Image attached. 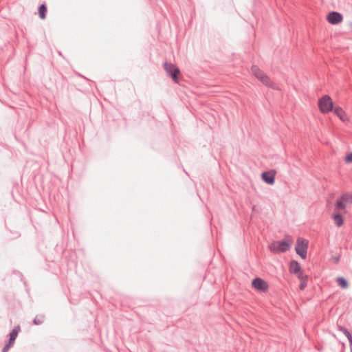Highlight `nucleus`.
<instances>
[{
    "label": "nucleus",
    "mask_w": 352,
    "mask_h": 352,
    "mask_svg": "<svg viewBox=\"0 0 352 352\" xmlns=\"http://www.w3.org/2000/svg\"><path fill=\"white\" fill-rule=\"evenodd\" d=\"M293 239L287 236L283 241H274L269 245V250L275 254L285 252L290 249L293 244Z\"/></svg>",
    "instance_id": "obj_1"
},
{
    "label": "nucleus",
    "mask_w": 352,
    "mask_h": 352,
    "mask_svg": "<svg viewBox=\"0 0 352 352\" xmlns=\"http://www.w3.org/2000/svg\"><path fill=\"white\" fill-rule=\"evenodd\" d=\"M251 73L263 85L270 88L275 87V83L273 80L258 66L252 65L251 67Z\"/></svg>",
    "instance_id": "obj_2"
},
{
    "label": "nucleus",
    "mask_w": 352,
    "mask_h": 352,
    "mask_svg": "<svg viewBox=\"0 0 352 352\" xmlns=\"http://www.w3.org/2000/svg\"><path fill=\"white\" fill-rule=\"evenodd\" d=\"M318 106L322 113H328L333 109V102L329 95H324L318 101Z\"/></svg>",
    "instance_id": "obj_3"
},
{
    "label": "nucleus",
    "mask_w": 352,
    "mask_h": 352,
    "mask_svg": "<svg viewBox=\"0 0 352 352\" xmlns=\"http://www.w3.org/2000/svg\"><path fill=\"white\" fill-rule=\"evenodd\" d=\"M308 248V241L302 238H298L296 241V252L303 259L307 257Z\"/></svg>",
    "instance_id": "obj_4"
},
{
    "label": "nucleus",
    "mask_w": 352,
    "mask_h": 352,
    "mask_svg": "<svg viewBox=\"0 0 352 352\" xmlns=\"http://www.w3.org/2000/svg\"><path fill=\"white\" fill-rule=\"evenodd\" d=\"M352 205V195H344L336 201V208L338 210H345Z\"/></svg>",
    "instance_id": "obj_5"
},
{
    "label": "nucleus",
    "mask_w": 352,
    "mask_h": 352,
    "mask_svg": "<svg viewBox=\"0 0 352 352\" xmlns=\"http://www.w3.org/2000/svg\"><path fill=\"white\" fill-rule=\"evenodd\" d=\"M164 67L166 72L172 77L173 80L178 82V75L180 73L179 69L173 64L168 63H164Z\"/></svg>",
    "instance_id": "obj_6"
},
{
    "label": "nucleus",
    "mask_w": 352,
    "mask_h": 352,
    "mask_svg": "<svg viewBox=\"0 0 352 352\" xmlns=\"http://www.w3.org/2000/svg\"><path fill=\"white\" fill-rule=\"evenodd\" d=\"M252 285L255 289L262 292H266L268 289L267 283L260 278L254 279L252 281Z\"/></svg>",
    "instance_id": "obj_7"
},
{
    "label": "nucleus",
    "mask_w": 352,
    "mask_h": 352,
    "mask_svg": "<svg viewBox=\"0 0 352 352\" xmlns=\"http://www.w3.org/2000/svg\"><path fill=\"white\" fill-rule=\"evenodd\" d=\"M327 20L331 25H337L342 21L343 16L339 12H331L327 16Z\"/></svg>",
    "instance_id": "obj_8"
},
{
    "label": "nucleus",
    "mask_w": 352,
    "mask_h": 352,
    "mask_svg": "<svg viewBox=\"0 0 352 352\" xmlns=\"http://www.w3.org/2000/svg\"><path fill=\"white\" fill-rule=\"evenodd\" d=\"M334 113L340 118L342 122H349V118L345 111L340 106L334 107L333 109Z\"/></svg>",
    "instance_id": "obj_9"
},
{
    "label": "nucleus",
    "mask_w": 352,
    "mask_h": 352,
    "mask_svg": "<svg viewBox=\"0 0 352 352\" xmlns=\"http://www.w3.org/2000/svg\"><path fill=\"white\" fill-rule=\"evenodd\" d=\"M275 171L264 172L262 173V179L269 184H273L275 179Z\"/></svg>",
    "instance_id": "obj_10"
},
{
    "label": "nucleus",
    "mask_w": 352,
    "mask_h": 352,
    "mask_svg": "<svg viewBox=\"0 0 352 352\" xmlns=\"http://www.w3.org/2000/svg\"><path fill=\"white\" fill-rule=\"evenodd\" d=\"M300 270H301L300 265L297 261H293L290 263V264H289L290 272L296 274L298 276L300 273H302Z\"/></svg>",
    "instance_id": "obj_11"
},
{
    "label": "nucleus",
    "mask_w": 352,
    "mask_h": 352,
    "mask_svg": "<svg viewBox=\"0 0 352 352\" xmlns=\"http://www.w3.org/2000/svg\"><path fill=\"white\" fill-rule=\"evenodd\" d=\"M332 218L333 219L334 223L337 226L340 227V226H342L343 225V223H344V218H343L342 215H341L340 213L334 212L332 214Z\"/></svg>",
    "instance_id": "obj_12"
},
{
    "label": "nucleus",
    "mask_w": 352,
    "mask_h": 352,
    "mask_svg": "<svg viewBox=\"0 0 352 352\" xmlns=\"http://www.w3.org/2000/svg\"><path fill=\"white\" fill-rule=\"evenodd\" d=\"M20 329H21L20 327L16 326L10 333V340H9V342L8 344H10V346L14 344V342L18 336V333L20 331Z\"/></svg>",
    "instance_id": "obj_13"
},
{
    "label": "nucleus",
    "mask_w": 352,
    "mask_h": 352,
    "mask_svg": "<svg viewBox=\"0 0 352 352\" xmlns=\"http://www.w3.org/2000/svg\"><path fill=\"white\" fill-rule=\"evenodd\" d=\"M298 278L300 281L299 288L300 290H303L307 285L308 276L307 275H304L302 273H300L298 275Z\"/></svg>",
    "instance_id": "obj_14"
},
{
    "label": "nucleus",
    "mask_w": 352,
    "mask_h": 352,
    "mask_svg": "<svg viewBox=\"0 0 352 352\" xmlns=\"http://www.w3.org/2000/svg\"><path fill=\"white\" fill-rule=\"evenodd\" d=\"M38 12L39 17L41 19H45L46 18L47 7L45 4H42L41 6H40Z\"/></svg>",
    "instance_id": "obj_15"
},
{
    "label": "nucleus",
    "mask_w": 352,
    "mask_h": 352,
    "mask_svg": "<svg viewBox=\"0 0 352 352\" xmlns=\"http://www.w3.org/2000/svg\"><path fill=\"white\" fill-rule=\"evenodd\" d=\"M336 281L338 285L340 286L342 288L346 289L348 287V282L344 278L339 277L337 278Z\"/></svg>",
    "instance_id": "obj_16"
},
{
    "label": "nucleus",
    "mask_w": 352,
    "mask_h": 352,
    "mask_svg": "<svg viewBox=\"0 0 352 352\" xmlns=\"http://www.w3.org/2000/svg\"><path fill=\"white\" fill-rule=\"evenodd\" d=\"M344 333H345L346 336L347 337V338H348V340L349 341V343H350V351H351V352H352V336L347 331H346L344 332Z\"/></svg>",
    "instance_id": "obj_17"
},
{
    "label": "nucleus",
    "mask_w": 352,
    "mask_h": 352,
    "mask_svg": "<svg viewBox=\"0 0 352 352\" xmlns=\"http://www.w3.org/2000/svg\"><path fill=\"white\" fill-rule=\"evenodd\" d=\"M344 161L346 163H352V152L345 156Z\"/></svg>",
    "instance_id": "obj_18"
},
{
    "label": "nucleus",
    "mask_w": 352,
    "mask_h": 352,
    "mask_svg": "<svg viewBox=\"0 0 352 352\" xmlns=\"http://www.w3.org/2000/svg\"><path fill=\"white\" fill-rule=\"evenodd\" d=\"M10 344H6L4 348L3 349V352H8V349H10Z\"/></svg>",
    "instance_id": "obj_19"
},
{
    "label": "nucleus",
    "mask_w": 352,
    "mask_h": 352,
    "mask_svg": "<svg viewBox=\"0 0 352 352\" xmlns=\"http://www.w3.org/2000/svg\"><path fill=\"white\" fill-rule=\"evenodd\" d=\"M349 28L351 29V30L352 31V22L350 23L349 24Z\"/></svg>",
    "instance_id": "obj_20"
}]
</instances>
